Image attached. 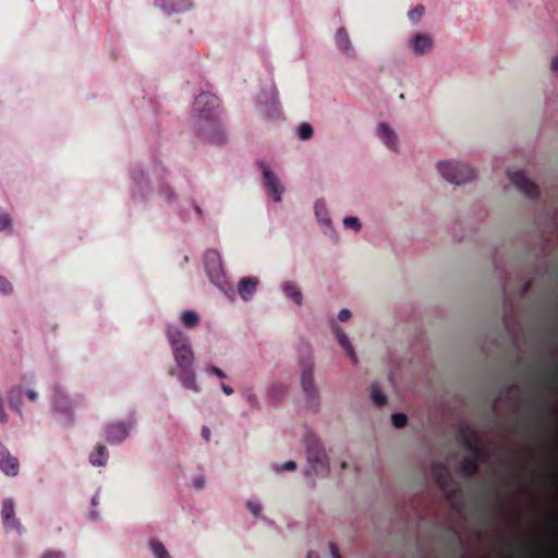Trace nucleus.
I'll return each instance as SVG.
<instances>
[{
  "instance_id": "obj_10",
  "label": "nucleus",
  "mask_w": 558,
  "mask_h": 558,
  "mask_svg": "<svg viewBox=\"0 0 558 558\" xmlns=\"http://www.w3.org/2000/svg\"><path fill=\"white\" fill-rule=\"evenodd\" d=\"M432 48V39L427 35H416L413 39V49L418 53H424Z\"/></svg>"
},
{
  "instance_id": "obj_18",
  "label": "nucleus",
  "mask_w": 558,
  "mask_h": 558,
  "mask_svg": "<svg viewBox=\"0 0 558 558\" xmlns=\"http://www.w3.org/2000/svg\"><path fill=\"white\" fill-rule=\"evenodd\" d=\"M313 132H314L313 128L308 123H302L298 128V135H299L300 140H302V141H306V140L311 138L313 135Z\"/></svg>"
},
{
  "instance_id": "obj_6",
  "label": "nucleus",
  "mask_w": 558,
  "mask_h": 558,
  "mask_svg": "<svg viewBox=\"0 0 558 558\" xmlns=\"http://www.w3.org/2000/svg\"><path fill=\"white\" fill-rule=\"evenodd\" d=\"M257 286L258 280L256 278H244L239 283V294L243 300H248L255 293Z\"/></svg>"
},
{
  "instance_id": "obj_14",
  "label": "nucleus",
  "mask_w": 558,
  "mask_h": 558,
  "mask_svg": "<svg viewBox=\"0 0 558 558\" xmlns=\"http://www.w3.org/2000/svg\"><path fill=\"white\" fill-rule=\"evenodd\" d=\"M380 138L390 147L395 148L397 144V137L390 128L386 124H381L378 129Z\"/></svg>"
},
{
  "instance_id": "obj_16",
  "label": "nucleus",
  "mask_w": 558,
  "mask_h": 558,
  "mask_svg": "<svg viewBox=\"0 0 558 558\" xmlns=\"http://www.w3.org/2000/svg\"><path fill=\"white\" fill-rule=\"evenodd\" d=\"M90 461L94 465H104L106 461V450L104 447H98L92 454Z\"/></svg>"
},
{
  "instance_id": "obj_23",
  "label": "nucleus",
  "mask_w": 558,
  "mask_h": 558,
  "mask_svg": "<svg viewBox=\"0 0 558 558\" xmlns=\"http://www.w3.org/2000/svg\"><path fill=\"white\" fill-rule=\"evenodd\" d=\"M11 226L10 217L0 208V231L9 229Z\"/></svg>"
},
{
  "instance_id": "obj_5",
  "label": "nucleus",
  "mask_w": 558,
  "mask_h": 558,
  "mask_svg": "<svg viewBox=\"0 0 558 558\" xmlns=\"http://www.w3.org/2000/svg\"><path fill=\"white\" fill-rule=\"evenodd\" d=\"M511 181L529 197H535L538 193L536 185L529 181L522 172H514L511 175Z\"/></svg>"
},
{
  "instance_id": "obj_1",
  "label": "nucleus",
  "mask_w": 558,
  "mask_h": 558,
  "mask_svg": "<svg viewBox=\"0 0 558 558\" xmlns=\"http://www.w3.org/2000/svg\"><path fill=\"white\" fill-rule=\"evenodd\" d=\"M167 338L178 366L181 369L191 368L194 362V353L184 332L175 326H168Z\"/></svg>"
},
{
  "instance_id": "obj_35",
  "label": "nucleus",
  "mask_w": 558,
  "mask_h": 558,
  "mask_svg": "<svg viewBox=\"0 0 558 558\" xmlns=\"http://www.w3.org/2000/svg\"><path fill=\"white\" fill-rule=\"evenodd\" d=\"M333 556L335 558H339L336 551H333Z\"/></svg>"
},
{
  "instance_id": "obj_34",
  "label": "nucleus",
  "mask_w": 558,
  "mask_h": 558,
  "mask_svg": "<svg viewBox=\"0 0 558 558\" xmlns=\"http://www.w3.org/2000/svg\"><path fill=\"white\" fill-rule=\"evenodd\" d=\"M553 69H554V70H556V71H558V59H555V60L553 61Z\"/></svg>"
},
{
  "instance_id": "obj_9",
  "label": "nucleus",
  "mask_w": 558,
  "mask_h": 558,
  "mask_svg": "<svg viewBox=\"0 0 558 558\" xmlns=\"http://www.w3.org/2000/svg\"><path fill=\"white\" fill-rule=\"evenodd\" d=\"M25 395L27 399L34 402L37 398V395L34 390L28 389L26 391L23 390L22 387H15L10 391L9 400L14 405H19L21 403L22 396Z\"/></svg>"
},
{
  "instance_id": "obj_27",
  "label": "nucleus",
  "mask_w": 558,
  "mask_h": 558,
  "mask_svg": "<svg viewBox=\"0 0 558 558\" xmlns=\"http://www.w3.org/2000/svg\"><path fill=\"white\" fill-rule=\"evenodd\" d=\"M207 372L209 374H214V375L218 376L219 378H225L226 377V374L220 368H218L216 366L208 367Z\"/></svg>"
},
{
  "instance_id": "obj_29",
  "label": "nucleus",
  "mask_w": 558,
  "mask_h": 558,
  "mask_svg": "<svg viewBox=\"0 0 558 558\" xmlns=\"http://www.w3.org/2000/svg\"><path fill=\"white\" fill-rule=\"evenodd\" d=\"M221 389H222V391H223L227 396H230V395H232V393H233V389H232L230 386L226 385V384H221Z\"/></svg>"
},
{
  "instance_id": "obj_8",
  "label": "nucleus",
  "mask_w": 558,
  "mask_h": 558,
  "mask_svg": "<svg viewBox=\"0 0 558 558\" xmlns=\"http://www.w3.org/2000/svg\"><path fill=\"white\" fill-rule=\"evenodd\" d=\"M0 468L7 475L14 476L19 472V462L9 453H3L0 458Z\"/></svg>"
},
{
  "instance_id": "obj_30",
  "label": "nucleus",
  "mask_w": 558,
  "mask_h": 558,
  "mask_svg": "<svg viewBox=\"0 0 558 558\" xmlns=\"http://www.w3.org/2000/svg\"><path fill=\"white\" fill-rule=\"evenodd\" d=\"M295 469V463L290 461L282 466V470L292 471Z\"/></svg>"
},
{
  "instance_id": "obj_2",
  "label": "nucleus",
  "mask_w": 558,
  "mask_h": 558,
  "mask_svg": "<svg viewBox=\"0 0 558 558\" xmlns=\"http://www.w3.org/2000/svg\"><path fill=\"white\" fill-rule=\"evenodd\" d=\"M441 174L450 182L461 184L474 179V171L466 165L442 161L438 163Z\"/></svg>"
},
{
  "instance_id": "obj_13",
  "label": "nucleus",
  "mask_w": 558,
  "mask_h": 558,
  "mask_svg": "<svg viewBox=\"0 0 558 558\" xmlns=\"http://www.w3.org/2000/svg\"><path fill=\"white\" fill-rule=\"evenodd\" d=\"M179 378L185 388L192 389L195 391L197 390V384H196L195 375L192 372V367L187 368V369H182L179 375Z\"/></svg>"
},
{
  "instance_id": "obj_36",
  "label": "nucleus",
  "mask_w": 558,
  "mask_h": 558,
  "mask_svg": "<svg viewBox=\"0 0 558 558\" xmlns=\"http://www.w3.org/2000/svg\"><path fill=\"white\" fill-rule=\"evenodd\" d=\"M308 558H314V557L310 556Z\"/></svg>"
},
{
  "instance_id": "obj_12",
  "label": "nucleus",
  "mask_w": 558,
  "mask_h": 558,
  "mask_svg": "<svg viewBox=\"0 0 558 558\" xmlns=\"http://www.w3.org/2000/svg\"><path fill=\"white\" fill-rule=\"evenodd\" d=\"M159 7L165 13L171 14L185 5V0H158Z\"/></svg>"
},
{
  "instance_id": "obj_26",
  "label": "nucleus",
  "mask_w": 558,
  "mask_h": 558,
  "mask_svg": "<svg viewBox=\"0 0 558 558\" xmlns=\"http://www.w3.org/2000/svg\"><path fill=\"white\" fill-rule=\"evenodd\" d=\"M423 13H424V7L417 5L416 8H414L413 10L410 11L409 17L412 21H418L421 19V16L423 15Z\"/></svg>"
},
{
  "instance_id": "obj_15",
  "label": "nucleus",
  "mask_w": 558,
  "mask_h": 558,
  "mask_svg": "<svg viewBox=\"0 0 558 558\" xmlns=\"http://www.w3.org/2000/svg\"><path fill=\"white\" fill-rule=\"evenodd\" d=\"M284 294L298 305L302 304L303 295L301 290L293 283H286L283 286Z\"/></svg>"
},
{
  "instance_id": "obj_33",
  "label": "nucleus",
  "mask_w": 558,
  "mask_h": 558,
  "mask_svg": "<svg viewBox=\"0 0 558 558\" xmlns=\"http://www.w3.org/2000/svg\"><path fill=\"white\" fill-rule=\"evenodd\" d=\"M390 418L401 420V418H407V416L402 413H397V414H392Z\"/></svg>"
},
{
  "instance_id": "obj_19",
  "label": "nucleus",
  "mask_w": 558,
  "mask_h": 558,
  "mask_svg": "<svg viewBox=\"0 0 558 558\" xmlns=\"http://www.w3.org/2000/svg\"><path fill=\"white\" fill-rule=\"evenodd\" d=\"M371 396L376 405L381 407L386 403V397L376 386L372 387Z\"/></svg>"
},
{
  "instance_id": "obj_11",
  "label": "nucleus",
  "mask_w": 558,
  "mask_h": 558,
  "mask_svg": "<svg viewBox=\"0 0 558 558\" xmlns=\"http://www.w3.org/2000/svg\"><path fill=\"white\" fill-rule=\"evenodd\" d=\"M180 322L186 328H194L199 324V315L192 310L184 311L180 316Z\"/></svg>"
},
{
  "instance_id": "obj_24",
  "label": "nucleus",
  "mask_w": 558,
  "mask_h": 558,
  "mask_svg": "<svg viewBox=\"0 0 558 558\" xmlns=\"http://www.w3.org/2000/svg\"><path fill=\"white\" fill-rule=\"evenodd\" d=\"M13 290L11 283L3 277H0V293L9 294Z\"/></svg>"
},
{
  "instance_id": "obj_4",
  "label": "nucleus",
  "mask_w": 558,
  "mask_h": 558,
  "mask_svg": "<svg viewBox=\"0 0 558 558\" xmlns=\"http://www.w3.org/2000/svg\"><path fill=\"white\" fill-rule=\"evenodd\" d=\"M263 174L269 195L275 202H280L283 189L281 187L279 180L269 169H264Z\"/></svg>"
},
{
  "instance_id": "obj_22",
  "label": "nucleus",
  "mask_w": 558,
  "mask_h": 558,
  "mask_svg": "<svg viewBox=\"0 0 558 558\" xmlns=\"http://www.w3.org/2000/svg\"><path fill=\"white\" fill-rule=\"evenodd\" d=\"M343 223L347 228L354 229L355 231H359L361 228V223L355 217H345Z\"/></svg>"
},
{
  "instance_id": "obj_17",
  "label": "nucleus",
  "mask_w": 558,
  "mask_h": 558,
  "mask_svg": "<svg viewBox=\"0 0 558 558\" xmlns=\"http://www.w3.org/2000/svg\"><path fill=\"white\" fill-rule=\"evenodd\" d=\"M337 332H338V338H339V342L340 344L347 349L349 355L351 356L352 361L355 363L356 362V357L354 355V352H353V349L349 342V339L348 337L338 328L337 329Z\"/></svg>"
},
{
  "instance_id": "obj_31",
  "label": "nucleus",
  "mask_w": 558,
  "mask_h": 558,
  "mask_svg": "<svg viewBox=\"0 0 558 558\" xmlns=\"http://www.w3.org/2000/svg\"><path fill=\"white\" fill-rule=\"evenodd\" d=\"M407 421H393V425L396 428H403L405 426Z\"/></svg>"
},
{
  "instance_id": "obj_21",
  "label": "nucleus",
  "mask_w": 558,
  "mask_h": 558,
  "mask_svg": "<svg viewBox=\"0 0 558 558\" xmlns=\"http://www.w3.org/2000/svg\"><path fill=\"white\" fill-rule=\"evenodd\" d=\"M302 386L305 391H311L313 388V375L312 371H305L302 374Z\"/></svg>"
},
{
  "instance_id": "obj_25",
  "label": "nucleus",
  "mask_w": 558,
  "mask_h": 558,
  "mask_svg": "<svg viewBox=\"0 0 558 558\" xmlns=\"http://www.w3.org/2000/svg\"><path fill=\"white\" fill-rule=\"evenodd\" d=\"M2 515L5 520H10L14 515V508L11 502H7L2 508Z\"/></svg>"
},
{
  "instance_id": "obj_28",
  "label": "nucleus",
  "mask_w": 558,
  "mask_h": 558,
  "mask_svg": "<svg viewBox=\"0 0 558 558\" xmlns=\"http://www.w3.org/2000/svg\"><path fill=\"white\" fill-rule=\"evenodd\" d=\"M351 317V312L349 310H342L340 311L338 318L341 322H347Z\"/></svg>"
},
{
  "instance_id": "obj_7",
  "label": "nucleus",
  "mask_w": 558,
  "mask_h": 558,
  "mask_svg": "<svg viewBox=\"0 0 558 558\" xmlns=\"http://www.w3.org/2000/svg\"><path fill=\"white\" fill-rule=\"evenodd\" d=\"M206 267L209 275H218L221 270V259L219 253L215 250L207 251L205 254Z\"/></svg>"
},
{
  "instance_id": "obj_32",
  "label": "nucleus",
  "mask_w": 558,
  "mask_h": 558,
  "mask_svg": "<svg viewBox=\"0 0 558 558\" xmlns=\"http://www.w3.org/2000/svg\"><path fill=\"white\" fill-rule=\"evenodd\" d=\"M41 558H61L58 554L48 553L45 554Z\"/></svg>"
},
{
  "instance_id": "obj_20",
  "label": "nucleus",
  "mask_w": 558,
  "mask_h": 558,
  "mask_svg": "<svg viewBox=\"0 0 558 558\" xmlns=\"http://www.w3.org/2000/svg\"><path fill=\"white\" fill-rule=\"evenodd\" d=\"M151 548L157 558H170L165 546L159 542L151 543Z\"/></svg>"
},
{
  "instance_id": "obj_3",
  "label": "nucleus",
  "mask_w": 558,
  "mask_h": 558,
  "mask_svg": "<svg viewBox=\"0 0 558 558\" xmlns=\"http://www.w3.org/2000/svg\"><path fill=\"white\" fill-rule=\"evenodd\" d=\"M218 107V98L210 93L199 94L194 101V110L201 118L206 120L215 118V112Z\"/></svg>"
}]
</instances>
